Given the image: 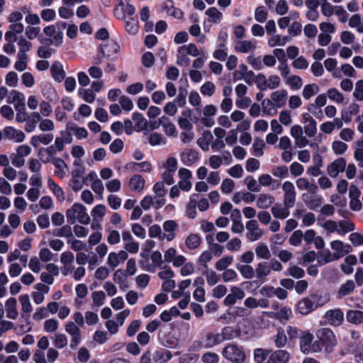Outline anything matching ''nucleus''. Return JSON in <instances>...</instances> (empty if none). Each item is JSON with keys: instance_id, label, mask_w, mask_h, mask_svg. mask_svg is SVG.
Listing matches in <instances>:
<instances>
[{"instance_id": "nucleus-28", "label": "nucleus", "mask_w": 363, "mask_h": 363, "mask_svg": "<svg viewBox=\"0 0 363 363\" xmlns=\"http://www.w3.org/2000/svg\"><path fill=\"white\" fill-rule=\"evenodd\" d=\"M287 95L288 93L286 90L276 91L271 94L270 99L274 103L277 107L279 108L285 105Z\"/></svg>"}, {"instance_id": "nucleus-51", "label": "nucleus", "mask_w": 363, "mask_h": 363, "mask_svg": "<svg viewBox=\"0 0 363 363\" xmlns=\"http://www.w3.org/2000/svg\"><path fill=\"white\" fill-rule=\"evenodd\" d=\"M53 346L57 349H62L68 344V339L63 333H57L51 337Z\"/></svg>"}, {"instance_id": "nucleus-16", "label": "nucleus", "mask_w": 363, "mask_h": 363, "mask_svg": "<svg viewBox=\"0 0 363 363\" xmlns=\"http://www.w3.org/2000/svg\"><path fill=\"white\" fill-rule=\"evenodd\" d=\"M159 125L163 128L164 132L167 135L172 137L177 136V130L175 125L171 121L169 118L162 116L158 119Z\"/></svg>"}, {"instance_id": "nucleus-8", "label": "nucleus", "mask_w": 363, "mask_h": 363, "mask_svg": "<svg viewBox=\"0 0 363 363\" xmlns=\"http://www.w3.org/2000/svg\"><path fill=\"white\" fill-rule=\"evenodd\" d=\"M99 48H100V51L104 54L105 57L108 60L115 61L118 59L120 46L116 41H108L104 44H101Z\"/></svg>"}, {"instance_id": "nucleus-33", "label": "nucleus", "mask_w": 363, "mask_h": 363, "mask_svg": "<svg viewBox=\"0 0 363 363\" xmlns=\"http://www.w3.org/2000/svg\"><path fill=\"white\" fill-rule=\"evenodd\" d=\"M50 71L52 77L55 81L60 82L64 79L65 72L62 65L60 62H55L51 66Z\"/></svg>"}, {"instance_id": "nucleus-47", "label": "nucleus", "mask_w": 363, "mask_h": 363, "mask_svg": "<svg viewBox=\"0 0 363 363\" xmlns=\"http://www.w3.org/2000/svg\"><path fill=\"white\" fill-rule=\"evenodd\" d=\"M292 316V311L289 307H282L277 312L274 313L273 317L278 319L281 323L289 320Z\"/></svg>"}, {"instance_id": "nucleus-35", "label": "nucleus", "mask_w": 363, "mask_h": 363, "mask_svg": "<svg viewBox=\"0 0 363 363\" xmlns=\"http://www.w3.org/2000/svg\"><path fill=\"white\" fill-rule=\"evenodd\" d=\"M357 259L355 255H350L347 256L344 262L341 264V269L345 274H351L353 271V266L357 264Z\"/></svg>"}, {"instance_id": "nucleus-43", "label": "nucleus", "mask_w": 363, "mask_h": 363, "mask_svg": "<svg viewBox=\"0 0 363 363\" xmlns=\"http://www.w3.org/2000/svg\"><path fill=\"white\" fill-rule=\"evenodd\" d=\"M274 342L276 347L279 348L284 347L287 344L289 339L284 328H278L277 333L274 337Z\"/></svg>"}, {"instance_id": "nucleus-52", "label": "nucleus", "mask_w": 363, "mask_h": 363, "mask_svg": "<svg viewBox=\"0 0 363 363\" xmlns=\"http://www.w3.org/2000/svg\"><path fill=\"white\" fill-rule=\"evenodd\" d=\"M255 253L258 258L268 259L271 257V252L268 246L264 242H259L255 247Z\"/></svg>"}, {"instance_id": "nucleus-49", "label": "nucleus", "mask_w": 363, "mask_h": 363, "mask_svg": "<svg viewBox=\"0 0 363 363\" xmlns=\"http://www.w3.org/2000/svg\"><path fill=\"white\" fill-rule=\"evenodd\" d=\"M201 242V237L196 233H191L187 238L185 240L186 246L189 250H195L198 248Z\"/></svg>"}, {"instance_id": "nucleus-6", "label": "nucleus", "mask_w": 363, "mask_h": 363, "mask_svg": "<svg viewBox=\"0 0 363 363\" xmlns=\"http://www.w3.org/2000/svg\"><path fill=\"white\" fill-rule=\"evenodd\" d=\"M323 318L326 324L337 327L344 321V313L340 308L331 309L325 313Z\"/></svg>"}, {"instance_id": "nucleus-29", "label": "nucleus", "mask_w": 363, "mask_h": 363, "mask_svg": "<svg viewBox=\"0 0 363 363\" xmlns=\"http://www.w3.org/2000/svg\"><path fill=\"white\" fill-rule=\"evenodd\" d=\"M290 357L289 353L284 350H277L269 356V362L272 363H287Z\"/></svg>"}, {"instance_id": "nucleus-7", "label": "nucleus", "mask_w": 363, "mask_h": 363, "mask_svg": "<svg viewBox=\"0 0 363 363\" xmlns=\"http://www.w3.org/2000/svg\"><path fill=\"white\" fill-rule=\"evenodd\" d=\"M239 338L247 340L255 336L254 323L249 319H244L238 325Z\"/></svg>"}, {"instance_id": "nucleus-22", "label": "nucleus", "mask_w": 363, "mask_h": 363, "mask_svg": "<svg viewBox=\"0 0 363 363\" xmlns=\"http://www.w3.org/2000/svg\"><path fill=\"white\" fill-rule=\"evenodd\" d=\"M275 201V198L269 193L260 194L256 201V206L260 209H267L271 207Z\"/></svg>"}, {"instance_id": "nucleus-44", "label": "nucleus", "mask_w": 363, "mask_h": 363, "mask_svg": "<svg viewBox=\"0 0 363 363\" xmlns=\"http://www.w3.org/2000/svg\"><path fill=\"white\" fill-rule=\"evenodd\" d=\"M262 112L267 116H274L277 113L278 107L271 99H264L262 101Z\"/></svg>"}, {"instance_id": "nucleus-63", "label": "nucleus", "mask_w": 363, "mask_h": 363, "mask_svg": "<svg viewBox=\"0 0 363 363\" xmlns=\"http://www.w3.org/2000/svg\"><path fill=\"white\" fill-rule=\"evenodd\" d=\"M90 357L91 354L89 350L87 348L82 347L78 350L74 361L76 363H86L89 361Z\"/></svg>"}, {"instance_id": "nucleus-38", "label": "nucleus", "mask_w": 363, "mask_h": 363, "mask_svg": "<svg viewBox=\"0 0 363 363\" xmlns=\"http://www.w3.org/2000/svg\"><path fill=\"white\" fill-rule=\"evenodd\" d=\"M271 272L269 262H260L255 269L256 277L261 280L264 279Z\"/></svg>"}, {"instance_id": "nucleus-17", "label": "nucleus", "mask_w": 363, "mask_h": 363, "mask_svg": "<svg viewBox=\"0 0 363 363\" xmlns=\"http://www.w3.org/2000/svg\"><path fill=\"white\" fill-rule=\"evenodd\" d=\"M296 310L301 315H308L315 310V304L310 295L298 301Z\"/></svg>"}, {"instance_id": "nucleus-26", "label": "nucleus", "mask_w": 363, "mask_h": 363, "mask_svg": "<svg viewBox=\"0 0 363 363\" xmlns=\"http://www.w3.org/2000/svg\"><path fill=\"white\" fill-rule=\"evenodd\" d=\"M235 49L238 52L247 53L256 49L255 40H238L235 45Z\"/></svg>"}, {"instance_id": "nucleus-19", "label": "nucleus", "mask_w": 363, "mask_h": 363, "mask_svg": "<svg viewBox=\"0 0 363 363\" xmlns=\"http://www.w3.org/2000/svg\"><path fill=\"white\" fill-rule=\"evenodd\" d=\"M54 139V135L52 133H41L33 135L30 139V144L34 147H37L40 145H48Z\"/></svg>"}, {"instance_id": "nucleus-15", "label": "nucleus", "mask_w": 363, "mask_h": 363, "mask_svg": "<svg viewBox=\"0 0 363 363\" xmlns=\"http://www.w3.org/2000/svg\"><path fill=\"white\" fill-rule=\"evenodd\" d=\"M25 101V95L17 90H12L7 98V102L9 104H13L16 109H23V107L26 106Z\"/></svg>"}, {"instance_id": "nucleus-20", "label": "nucleus", "mask_w": 363, "mask_h": 363, "mask_svg": "<svg viewBox=\"0 0 363 363\" xmlns=\"http://www.w3.org/2000/svg\"><path fill=\"white\" fill-rule=\"evenodd\" d=\"M125 168L127 171L130 172H150L152 169V165L147 161L142 162H131L126 164Z\"/></svg>"}, {"instance_id": "nucleus-23", "label": "nucleus", "mask_w": 363, "mask_h": 363, "mask_svg": "<svg viewBox=\"0 0 363 363\" xmlns=\"http://www.w3.org/2000/svg\"><path fill=\"white\" fill-rule=\"evenodd\" d=\"M180 159L184 165L191 166L199 160V153L195 150L189 149L181 154Z\"/></svg>"}, {"instance_id": "nucleus-53", "label": "nucleus", "mask_w": 363, "mask_h": 363, "mask_svg": "<svg viewBox=\"0 0 363 363\" xmlns=\"http://www.w3.org/2000/svg\"><path fill=\"white\" fill-rule=\"evenodd\" d=\"M172 354L170 351L167 350H157L153 356V359L158 363H165L170 360Z\"/></svg>"}, {"instance_id": "nucleus-2", "label": "nucleus", "mask_w": 363, "mask_h": 363, "mask_svg": "<svg viewBox=\"0 0 363 363\" xmlns=\"http://www.w3.org/2000/svg\"><path fill=\"white\" fill-rule=\"evenodd\" d=\"M221 354L225 359L232 363H243L246 359L243 347L234 342L227 344Z\"/></svg>"}, {"instance_id": "nucleus-4", "label": "nucleus", "mask_w": 363, "mask_h": 363, "mask_svg": "<svg viewBox=\"0 0 363 363\" xmlns=\"http://www.w3.org/2000/svg\"><path fill=\"white\" fill-rule=\"evenodd\" d=\"M300 348L302 352L305 354L315 353L320 352V347L316 341H313V335L304 332L300 338Z\"/></svg>"}, {"instance_id": "nucleus-61", "label": "nucleus", "mask_w": 363, "mask_h": 363, "mask_svg": "<svg viewBox=\"0 0 363 363\" xmlns=\"http://www.w3.org/2000/svg\"><path fill=\"white\" fill-rule=\"evenodd\" d=\"M285 332L286 334H287L289 342H292L298 338H301V336L304 333L300 330L298 328L291 325H288L286 328Z\"/></svg>"}, {"instance_id": "nucleus-11", "label": "nucleus", "mask_w": 363, "mask_h": 363, "mask_svg": "<svg viewBox=\"0 0 363 363\" xmlns=\"http://www.w3.org/2000/svg\"><path fill=\"white\" fill-rule=\"evenodd\" d=\"M247 238L252 242L259 240L264 234L263 229L260 228L256 220H250L246 223Z\"/></svg>"}, {"instance_id": "nucleus-56", "label": "nucleus", "mask_w": 363, "mask_h": 363, "mask_svg": "<svg viewBox=\"0 0 363 363\" xmlns=\"http://www.w3.org/2000/svg\"><path fill=\"white\" fill-rule=\"evenodd\" d=\"M335 213V207L331 204L323 206L320 210V214L318 216V221L325 220L326 217L332 216Z\"/></svg>"}, {"instance_id": "nucleus-45", "label": "nucleus", "mask_w": 363, "mask_h": 363, "mask_svg": "<svg viewBox=\"0 0 363 363\" xmlns=\"http://www.w3.org/2000/svg\"><path fill=\"white\" fill-rule=\"evenodd\" d=\"M304 131L309 138L313 137L317 132V123L311 116L306 118Z\"/></svg>"}, {"instance_id": "nucleus-58", "label": "nucleus", "mask_w": 363, "mask_h": 363, "mask_svg": "<svg viewBox=\"0 0 363 363\" xmlns=\"http://www.w3.org/2000/svg\"><path fill=\"white\" fill-rule=\"evenodd\" d=\"M287 85L290 86L291 89L298 90L301 89L303 85L302 79L297 75H291L288 77L285 80Z\"/></svg>"}, {"instance_id": "nucleus-25", "label": "nucleus", "mask_w": 363, "mask_h": 363, "mask_svg": "<svg viewBox=\"0 0 363 363\" xmlns=\"http://www.w3.org/2000/svg\"><path fill=\"white\" fill-rule=\"evenodd\" d=\"M256 196L251 192L241 191L234 194L232 200L236 203L239 204L242 201H245L247 203H250L255 201Z\"/></svg>"}, {"instance_id": "nucleus-55", "label": "nucleus", "mask_w": 363, "mask_h": 363, "mask_svg": "<svg viewBox=\"0 0 363 363\" xmlns=\"http://www.w3.org/2000/svg\"><path fill=\"white\" fill-rule=\"evenodd\" d=\"M354 229V224L351 221L343 220L338 222L337 233L339 235H345Z\"/></svg>"}, {"instance_id": "nucleus-10", "label": "nucleus", "mask_w": 363, "mask_h": 363, "mask_svg": "<svg viewBox=\"0 0 363 363\" xmlns=\"http://www.w3.org/2000/svg\"><path fill=\"white\" fill-rule=\"evenodd\" d=\"M222 342L220 333L213 330L206 333L200 340L201 345L206 349L213 348Z\"/></svg>"}, {"instance_id": "nucleus-36", "label": "nucleus", "mask_w": 363, "mask_h": 363, "mask_svg": "<svg viewBox=\"0 0 363 363\" xmlns=\"http://www.w3.org/2000/svg\"><path fill=\"white\" fill-rule=\"evenodd\" d=\"M21 304L22 316L28 318L33 310V307L28 294H22L19 296Z\"/></svg>"}, {"instance_id": "nucleus-37", "label": "nucleus", "mask_w": 363, "mask_h": 363, "mask_svg": "<svg viewBox=\"0 0 363 363\" xmlns=\"http://www.w3.org/2000/svg\"><path fill=\"white\" fill-rule=\"evenodd\" d=\"M144 178L138 174L133 175L129 180V186L134 191H141L145 186Z\"/></svg>"}, {"instance_id": "nucleus-41", "label": "nucleus", "mask_w": 363, "mask_h": 363, "mask_svg": "<svg viewBox=\"0 0 363 363\" xmlns=\"http://www.w3.org/2000/svg\"><path fill=\"white\" fill-rule=\"evenodd\" d=\"M197 199H199V195L196 194H194L190 196L186 210V215L189 218L194 219L196 216Z\"/></svg>"}, {"instance_id": "nucleus-1", "label": "nucleus", "mask_w": 363, "mask_h": 363, "mask_svg": "<svg viewBox=\"0 0 363 363\" xmlns=\"http://www.w3.org/2000/svg\"><path fill=\"white\" fill-rule=\"evenodd\" d=\"M66 217L67 223L72 225L77 222L82 225H88L91 220L86 213V208L79 203H74L70 208L67 210Z\"/></svg>"}, {"instance_id": "nucleus-21", "label": "nucleus", "mask_w": 363, "mask_h": 363, "mask_svg": "<svg viewBox=\"0 0 363 363\" xmlns=\"http://www.w3.org/2000/svg\"><path fill=\"white\" fill-rule=\"evenodd\" d=\"M83 173L84 172L80 169H74L72 172V178L69 182V185L74 191H77L83 187Z\"/></svg>"}, {"instance_id": "nucleus-57", "label": "nucleus", "mask_w": 363, "mask_h": 363, "mask_svg": "<svg viewBox=\"0 0 363 363\" xmlns=\"http://www.w3.org/2000/svg\"><path fill=\"white\" fill-rule=\"evenodd\" d=\"M178 52L185 53L193 57H198L200 54L199 49L194 43H189L179 48Z\"/></svg>"}, {"instance_id": "nucleus-30", "label": "nucleus", "mask_w": 363, "mask_h": 363, "mask_svg": "<svg viewBox=\"0 0 363 363\" xmlns=\"http://www.w3.org/2000/svg\"><path fill=\"white\" fill-rule=\"evenodd\" d=\"M296 184L297 186V188L299 190L308 191V192H310L311 194H315L316 192V191L318 190L317 185L309 182V181L304 177L298 178L296 181Z\"/></svg>"}, {"instance_id": "nucleus-27", "label": "nucleus", "mask_w": 363, "mask_h": 363, "mask_svg": "<svg viewBox=\"0 0 363 363\" xmlns=\"http://www.w3.org/2000/svg\"><path fill=\"white\" fill-rule=\"evenodd\" d=\"M5 310L7 318L16 320L18 318L17 301L15 298H9L5 303Z\"/></svg>"}, {"instance_id": "nucleus-50", "label": "nucleus", "mask_w": 363, "mask_h": 363, "mask_svg": "<svg viewBox=\"0 0 363 363\" xmlns=\"http://www.w3.org/2000/svg\"><path fill=\"white\" fill-rule=\"evenodd\" d=\"M233 262V257L232 255H225L218 259L215 264V268L218 271H223L228 269Z\"/></svg>"}, {"instance_id": "nucleus-48", "label": "nucleus", "mask_w": 363, "mask_h": 363, "mask_svg": "<svg viewBox=\"0 0 363 363\" xmlns=\"http://www.w3.org/2000/svg\"><path fill=\"white\" fill-rule=\"evenodd\" d=\"M337 61L335 58H328L324 61V66L328 72H330L335 77H340V72L336 69Z\"/></svg>"}, {"instance_id": "nucleus-3", "label": "nucleus", "mask_w": 363, "mask_h": 363, "mask_svg": "<svg viewBox=\"0 0 363 363\" xmlns=\"http://www.w3.org/2000/svg\"><path fill=\"white\" fill-rule=\"evenodd\" d=\"M318 340L316 343L320 347V352L324 350L326 352H330L336 345V337L334 333L329 328H322L318 331Z\"/></svg>"}, {"instance_id": "nucleus-12", "label": "nucleus", "mask_w": 363, "mask_h": 363, "mask_svg": "<svg viewBox=\"0 0 363 363\" xmlns=\"http://www.w3.org/2000/svg\"><path fill=\"white\" fill-rule=\"evenodd\" d=\"M245 296V291L238 286H233L230 289V292L226 296L224 299V304L226 306L234 305L238 300L242 299Z\"/></svg>"}, {"instance_id": "nucleus-46", "label": "nucleus", "mask_w": 363, "mask_h": 363, "mask_svg": "<svg viewBox=\"0 0 363 363\" xmlns=\"http://www.w3.org/2000/svg\"><path fill=\"white\" fill-rule=\"evenodd\" d=\"M141 259L139 261V264L140 268L146 272L150 273L155 272L154 266L150 264V259L149 257V255L147 252H141L140 253Z\"/></svg>"}, {"instance_id": "nucleus-39", "label": "nucleus", "mask_w": 363, "mask_h": 363, "mask_svg": "<svg viewBox=\"0 0 363 363\" xmlns=\"http://www.w3.org/2000/svg\"><path fill=\"white\" fill-rule=\"evenodd\" d=\"M347 320L355 325L363 323V311L358 310H350L346 314Z\"/></svg>"}, {"instance_id": "nucleus-59", "label": "nucleus", "mask_w": 363, "mask_h": 363, "mask_svg": "<svg viewBox=\"0 0 363 363\" xmlns=\"http://www.w3.org/2000/svg\"><path fill=\"white\" fill-rule=\"evenodd\" d=\"M323 203V198L321 196L312 194L310 196V201L307 202V206L311 210L316 211L322 206Z\"/></svg>"}, {"instance_id": "nucleus-42", "label": "nucleus", "mask_w": 363, "mask_h": 363, "mask_svg": "<svg viewBox=\"0 0 363 363\" xmlns=\"http://www.w3.org/2000/svg\"><path fill=\"white\" fill-rule=\"evenodd\" d=\"M355 288V284L352 280H347L345 284H342L337 292V297L341 298L347 295L350 294Z\"/></svg>"}, {"instance_id": "nucleus-5", "label": "nucleus", "mask_w": 363, "mask_h": 363, "mask_svg": "<svg viewBox=\"0 0 363 363\" xmlns=\"http://www.w3.org/2000/svg\"><path fill=\"white\" fill-rule=\"evenodd\" d=\"M80 328L75 323L67 322L65 325V332L71 337L69 347L72 350H75L82 342Z\"/></svg>"}, {"instance_id": "nucleus-32", "label": "nucleus", "mask_w": 363, "mask_h": 363, "mask_svg": "<svg viewBox=\"0 0 363 363\" xmlns=\"http://www.w3.org/2000/svg\"><path fill=\"white\" fill-rule=\"evenodd\" d=\"M52 163L55 167L57 170L55 174L60 178H64L67 173V165L65 161L59 157H55L52 160Z\"/></svg>"}, {"instance_id": "nucleus-13", "label": "nucleus", "mask_w": 363, "mask_h": 363, "mask_svg": "<svg viewBox=\"0 0 363 363\" xmlns=\"http://www.w3.org/2000/svg\"><path fill=\"white\" fill-rule=\"evenodd\" d=\"M3 133L6 138L14 143H21L26 138V135L22 130L16 129L12 126L4 128Z\"/></svg>"}, {"instance_id": "nucleus-64", "label": "nucleus", "mask_w": 363, "mask_h": 363, "mask_svg": "<svg viewBox=\"0 0 363 363\" xmlns=\"http://www.w3.org/2000/svg\"><path fill=\"white\" fill-rule=\"evenodd\" d=\"M205 13L209 17L210 21L214 23H220L223 17L222 13L215 7L209 8Z\"/></svg>"}, {"instance_id": "nucleus-31", "label": "nucleus", "mask_w": 363, "mask_h": 363, "mask_svg": "<svg viewBox=\"0 0 363 363\" xmlns=\"http://www.w3.org/2000/svg\"><path fill=\"white\" fill-rule=\"evenodd\" d=\"M213 140V136L210 130H205L202 135L197 140V145L203 151H207L209 149V145Z\"/></svg>"}, {"instance_id": "nucleus-40", "label": "nucleus", "mask_w": 363, "mask_h": 363, "mask_svg": "<svg viewBox=\"0 0 363 363\" xmlns=\"http://www.w3.org/2000/svg\"><path fill=\"white\" fill-rule=\"evenodd\" d=\"M235 267L240 272L242 277L246 279H252L255 274V269L250 264H243L238 262L235 264Z\"/></svg>"}, {"instance_id": "nucleus-24", "label": "nucleus", "mask_w": 363, "mask_h": 363, "mask_svg": "<svg viewBox=\"0 0 363 363\" xmlns=\"http://www.w3.org/2000/svg\"><path fill=\"white\" fill-rule=\"evenodd\" d=\"M340 257V256L337 253H332L329 250H323L318 253L317 260L320 265H323L335 261Z\"/></svg>"}, {"instance_id": "nucleus-18", "label": "nucleus", "mask_w": 363, "mask_h": 363, "mask_svg": "<svg viewBox=\"0 0 363 363\" xmlns=\"http://www.w3.org/2000/svg\"><path fill=\"white\" fill-rule=\"evenodd\" d=\"M291 206H287L284 203H275L271 208V213L275 218L284 220L290 215Z\"/></svg>"}, {"instance_id": "nucleus-9", "label": "nucleus", "mask_w": 363, "mask_h": 363, "mask_svg": "<svg viewBox=\"0 0 363 363\" xmlns=\"http://www.w3.org/2000/svg\"><path fill=\"white\" fill-rule=\"evenodd\" d=\"M282 190L284 191L283 203L287 206L294 207L296 199L294 184L289 181L284 182L282 184Z\"/></svg>"}, {"instance_id": "nucleus-34", "label": "nucleus", "mask_w": 363, "mask_h": 363, "mask_svg": "<svg viewBox=\"0 0 363 363\" xmlns=\"http://www.w3.org/2000/svg\"><path fill=\"white\" fill-rule=\"evenodd\" d=\"M222 341L232 340L235 338L239 337L238 330L232 326H225L222 328L221 332L219 333Z\"/></svg>"}, {"instance_id": "nucleus-54", "label": "nucleus", "mask_w": 363, "mask_h": 363, "mask_svg": "<svg viewBox=\"0 0 363 363\" xmlns=\"http://www.w3.org/2000/svg\"><path fill=\"white\" fill-rule=\"evenodd\" d=\"M125 28L130 35H135L139 30L138 21L137 17H130L125 21Z\"/></svg>"}, {"instance_id": "nucleus-60", "label": "nucleus", "mask_w": 363, "mask_h": 363, "mask_svg": "<svg viewBox=\"0 0 363 363\" xmlns=\"http://www.w3.org/2000/svg\"><path fill=\"white\" fill-rule=\"evenodd\" d=\"M288 41V37H281L280 35H275L274 33L268 40V45L269 47L283 46Z\"/></svg>"}, {"instance_id": "nucleus-62", "label": "nucleus", "mask_w": 363, "mask_h": 363, "mask_svg": "<svg viewBox=\"0 0 363 363\" xmlns=\"http://www.w3.org/2000/svg\"><path fill=\"white\" fill-rule=\"evenodd\" d=\"M319 91V87L315 84H306L303 89V96L308 100Z\"/></svg>"}, {"instance_id": "nucleus-14", "label": "nucleus", "mask_w": 363, "mask_h": 363, "mask_svg": "<svg viewBox=\"0 0 363 363\" xmlns=\"http://www.w3.org/2000/svg\"><path fill=\"white\" fill-rule=\"evenodd\" d=\"M346 167V161L344 158H338L328 167V174L330 177L335 178L340 172H343Z\"/></svg>"}]
</instances>
